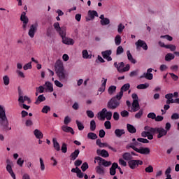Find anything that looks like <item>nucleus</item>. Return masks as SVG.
I'll return each instance as SVG.
<instances>
[{
  "label": "nucleus",
  "mask_w": 179,
  "mask_h": 179,
  "mask_svg": "<svg viewBox=\"0 0 179 179\" xmlns=\"http://www.w3.org/2000/svg\"><path fill=\"white\" fill-rule=\"evenodd\" d=\"M120 101L115 99V98H112L107 103V108H108V110H115V108L120 107Z\"/></svg>",
  "instance_id": "obj_2"
},
{
  "label": "nucleus",
  "mask_w": 179,
  "mask_h": 179,
  "mask_svg": "<svg viewBox=\"0 0 179 179\" xmlns=\"http://www.w3.org/2000/svg\"><path fill=\"white\" fill-rule=\"evenodd\" d=\"M145 173H153V166L152 165L148 166L145 169Z\"/></svg>",
  "instance_id": "obj_63"
},
{
  "label": "nucleus",
  "mask_w": 179,
  "mask_h": 179,
  "mask_svg": "<svg viewBox=\"0 0 179 179\" xmlns=\"http://www.w3.org/2000/svg\"><path fill=\"white\" fill-rule=\"evenodd\" d=\"M103 82L102 83L101 87L99 89V92H101L102 93L106 91V85H107V79L103 78Z\"/></svg>",
  "instance_id": "obj_37"
},
{
  "label": "nucleus",
  "mask_w": 179,
  "mask_h": 179,
  "mask_svg": "<svg viewBox=\"0 0 179 179\" xmlns=\"http://www.w3.org/2000/svg\"><path fill=\"white\" fill-rule=\"evenodd\" d=\"M83 58L84 59H88V58H92V56L89 55V52L87 50H83Z\"/></svg>",
  "instance_id": "obj_43"
},
{
  "label": "nucleus",
  "mask_w": 179,
  "mask_h": 179,
  "mask_svg": "<svg viewBox=\"0 0 179 179\" xmlns=\"http://www.w3.org/2000/svg\"><path fill=\"white\" fill-rule=\"evenodd\" d=\"M48 111H51V108L48 106H43L42 108V113H43V114H47Z\"/></svg>",
  "instance_id": "obj_58"
},
{
  "label": "nucleus",
  "mask_w": 179,
  "mask_h": 179,
  "mask_svg": "<svg viewBox=\"0 0 179 179\" xmlns=\"http://www.w3.org/2000/svg\"><path fill=\"white\" fill-rule=\"evenodd\" d=\"M3 82L5 86H8L10 82V79L9 78V76H4L3 77Z\"/></svg>",
  "instance_id": "obj_42"
},
{
  "label": "nucleus",
  "mask_w": 179,
  "mask_h": 179,
  "mask_svg": "<svg viewBox=\"0 0 179 179\" xmlns=\"http://www.w3.org/2000/svg\"><path fill=\"white\" fill-rule=\"evenodd\" d=\"M115 44L120 45L121 44V36L117 35L115 38Z\"/></svg>",
  "instance_id": "obj_55"
},
{
  "label": "nucleus",
  "mask_w": 179,
  "mask_h": 179,
  "mask_svg": "<svg viewBox=\"0 0 179 179\" xmlns=\"http://www.w3.org/2000/svg\"><path fill=\"white\" fill-rule=\"evenodd\" d=\"M96 173L99 174V176H104L106 174V171H104V168L101 166V165H99L95 168Z\"/></svg>",
  "instance_id": "obj_20"
},
{
  "label": "nucleus",
  "mask_w": 179,
  "mask_h": 179,
  "mask_svg": "<svg viewBox=\"0 0 179 179\" xmlns=\"http://www.w3.org/2000/svg\"><path fill=\"white\" fill-rule=\"evenodd\" d=\"M117 167H118V164L117 162H115L112 164V166L110 168V176H115V173L117 171Z\"/></svg>",
  "instance_id": "obj_22"
},
{
  "label": "nucleus",
  "mask_w": 179,
  "mask_h": 179,
  "mask_svg": "<svg viewBox=\"0 0 179 179\" xmlns=\"http://www.w3.org/2000/svg\"><path fill=\"white\" fill-rule=\"evenodd\" d=\"M88 15L90 16V19H94L95 17H97L99 16V14L96 10H89Z\"/></svg>",
  "instance_id": "obj_35"
},
{
  "label": "nucleus",
  "mask_w": 179,
  "mask_h": 179,
  "mask_svg": "<svg viewBox=\"0 0 179 179\" xmlns=\"http://www.w3.org/2000/svg\"><path fill=\"white\" fill-rule=\"evenodd\" d=\"M0 129L10 131L12 127H9V120L6 117V111L2 106H0Z\"/></svg>",
  "instance_id": "obj_1"
},
{
  "label": "nucleus",
  "mask_w": 179,
  "mask_h": 179,
  "mask_svg": "<svg viewBox=\"0 0 179 179\" xmlns=\"http://www.w3.org/2000/svg\"><path fill=\"white\" fill-rule=\"evenodd\" d=\"M115 90H117V87L115 85H111L108 90V93L111 96L115 93Z\"/></svg>",
  "instance_id": "obj_36"
},
{
  "label": "nucleus",
  "mask_w": 179,
  "mask_h": 179,
  "mask_svg": "<svg viewBox=\"0 0 179 179\" xmlns=\"http://www.w3.org/2000/svg\"><path fill=\"white\" fill-rule=\"evenodd\" d=\"M152 72H153V69H148L147 72L143 73V74L140 76V79L145 78L148 80H152V79H153V73H152Z\"/></svg>",
  "instance_id": "obj_5"
},
{
  "label": "nucleus",
  "mask_w": 179,
  "mask_h": 179,
  "mask_svg": "<svg viewBox=\"0 0 179 179\" xmlns=\"http://www.w3.org/2000/svg\"><path fill=\"white\" fill-rule=\"evenodd\" d=\"M125 66V64H124V62H120L119 63V66L117 67V71L120 73H122V69H124V66Z\"/></svg>",
  "instance_id": "obj_60"
},
{
  "label": "nucleus",
  "mask_w": 179,
  "mask_h": 179,
  "mask_svg": "<svg viewBox=\"0 0 179 179\" xmlns=\"http://www.w3.org/2000/svg\"><path fill=\"white\" fill-rule=\"evenodd\" d=\"M61 150L62 153H66V152H68V145L65 143H63Z\"/></svg>",
  "instance_id": "obj_49"
},
{
  "label": "nucleus",
  "mask_w": 179,
  "mask_h": 179,
  "mask_svg": "<svg viewBox=\"0 0 179 179\" xmlns=\"http://www.w3.org/2000/svg\"><path fill=\"white\" fill-rule=\"evenodd\" d=\"M87 138H88V139L94 140V139H97L98 136H97V134H96L93 132H90L87 134Z\"/></svg>",
  "instance_id": "obj_41"
},
{
  "label": "nucleus",
  "mask_w": 179,
  "mask_h": 179,
  "mask_svg": "<svg viewBox=\"0 0 179 179\" xmlns=\"http://www.w3.org/2000/svg\"><path fill=\"white\" fill-rule=\"evenodd\" d=\"M148 87H149V83L140 84L137 85V89H139V90L148 89Z\"/></svg>",
  "instance_id": "obj_52"
},
{
  "label": "nucleus",
  "mask_w": 179,
  "mask_h": 179,
  "mask_svg": "<svg viewBox=\"0 0 179 179\" xmlns=\"http://www.w3.org/2000/svg\"><path fill=\"white\" fill-rule=\"evenodd\" d=\"M62 43L66 45H73L75 44V41L71 38H63Z\"/></svg>",
  "instance_id": "obj_17"
},
{
  "label": "nucleus",
  "mask_w": 179,
  "mask_h": 179,
  "mask_svg": "<svg viewBox=\"0 0 179 179\" xmlns=\"http://www.w3.org/2000/svg\"><path fill=\"white\" fill-rule=\"evenodd\" d=\"M171 173V167H168L167 169L165 171V175L166 176V178L165 179H173L171 178V175L170 174Z\"/></svg>",
  "instance_id": "obj_40"
},
{
  "label": "nucleus",
  "mask_w": 179,
  "mask_h": 179,
  "mask_svg": "<svg viewBox=\"0 0 179 179\" xmlns=\"http://www.w3.org/2000/svg\"><path fill=\"white\" fill-rule=\"evenodd\" d=\"M157 128H159V127L153 128V127H150L149 126H145L144 127V129H145V131H148L151 134H156V132H157Z\"/></svg>",
  "instance_id": "obj_31"
},
{
  "label": "nucleus",
  "mask_w": 179,
  "mask_h": 179,
  "mask_svg": "<svg viewBox=\"0 0 179 179\" xmlns=\"http://www.w3.org/2000/svg\"><path fill=\"white\" fill-rule=\"evenodd\" d=\"M127 131H128V132H129V134H136V128H135V127H134V125H132L131 124H127Z\"/></svg>",
  "instance_id": "obj_27"
},
{
  "label": "nucleus",
  "mask_w": 179,
  "mask_h": 179,
  "mask_svg": "<svg viewBox=\"0 0 179 179\" xmlns=\"http://www.w3.org/2000/svg\"><path fill=\"white\" fill-rule=\"evenodd\" d=\"M39 162L41 164V171H44V170H45V164H44V160L43 159V158L40 157Z\"/></svg>",
  "instance_id": "obj_51"
},
{
  "label": "nucleus",
  "mask_w": 179,
  "mask_h": 179,
  "mask_svg": "<svg viewBox=\"0 0 179 179\" xmlns=\"http://www.w3.org/2000/svg\"><path fill=\"white\" fill-rule=\"evenodd\" d=\"M127 59H129V61L131 63V64H136V60L135 59H134V57L132 56V55L131 54V51L127 50Z\"/></svg>",
  "instance_id": "obj_29"
},
{
  "label": "nucleus",
  "mask_w": 179,
  "mask_h": 179,
  "mask_svg": "<svg viewBox=\"0 0 179 179\" xmlns=\"http://www.w3.org/2000/svg\"><path fill=\"white\" fill-rule=\"evenodd\" d=\"M6 170L8 173L11 176L12 178L16 179V175H15V173L13 172V170L12 169V166L9 164L6 166Z\"/></svg>",
  "instance_id": "obj_24"
},
{
  "label": "nucleus",
  "mask_w": 179,
  "mask_h": 179,
  "mask_svg": "<svg viewBox=\"0 0 179 179\" xmlns=\"http://www.w3.org/2000/svg\"><path fill=\"white\" fill-rule=\"evenodd\" d=\"M57 33H59L62 40L66 37V30L64 28H60Z\"/></svg>",
  "instance_id": "obj_30"
},
{
  "label": "nucleus",
  "mask_w": 179,
  "mask_h": 179,
  "mask_svg": "<svg viewBox=\"0 0 179 179\" xmlns=\"http://www.w3.org/2000/svg\"><path fill=\"white\" fill-rule=\"evenodd\" d=\"M20 20L22 23H29V17L26 16V12H22L20 17Z\"/></svg>",
  "instance_id": "obj_32"
},
{
  "label": "nucleus",
  "mask_w": 179,
  "mask_h": 179,
  "mask_svg": "<svg viewBox=\"0 0 179 179\" xmlns=\"http://www.w3.org/2000/svg\"><path fill=\"white\" fill-rule=\"evenodd\" d=\"M142 115H143V110L141 109L136 115L135 118L137 120H139L142 117Z\"/></svg>",
  "instance_id": "obj_56"
},
{
  "label": "nucleus",
  "mask_w": 179,
  "mask_h": 179,
  "mask_svg": "<svg viewBox=\"0 0 179 179\" xmlns=\"http://www.w3.org/2000/svg\"><path fill=\"white\" fill-rule=\"evenodd\" d=\"M96 153L99 156H101V157H108L110 156V154L106 150H97Z\"/></svg>",
  "instance_id": "obj_19"
},
{
  "label": "nucleus",
  "mask_w": 179,
  "mask_h": 179,
  "mask_svg": "<svg viewBox=\"0 0 179 179\" xmlns=\"http://www.w3.org/2000/svg\"><path fill=\"white\" fill-rule=\"evenodd\" d=\"M107 113V108H104L101 110V111L98 113V118L101 121L106 120V114Z\"/></svg>",
  "instance_id": "obj_16"
},
{
  "label": "nucleus",
  "mask_w": 179,
  "mask_h": 179,
  "mask_svg": "<svg viewBox=\"0 0 179 179\" xmlns=\"http://www.w3.org/2000/svg\"><path fill=\"white\" fill-rule=\"evenodd\" d=\"M44 87H43V85H41L39 87H36V92H39L40 94L41 93H44Z\"/></svg>",
  "instance_id": "obj_62"
},
{
  "label": "nucleus",
  "mask_w": 179,
  "mask_h": 179,
  "mask_svg": "<svg viewBox=\"0 0 179 179\" xmlns=\"http://www.w3.org/2000/svg\"><path fill=\"white\" fill-rule=\"evenodd\" d=\"M165 48L171 50V51H176V45H166Z\"/></svg>",
  "instance_id": "obj_64"
},
{
  "label": "nucleus",
  "mask_w": 179,
  "mask_h": 179,
  "mask_svg": "<svg viewBox=\"0 0 179 179\" xmlns=\"http://www.w3.org/2000/svg\"><path fill=\"white\" fill-rule=\"evenodd\" d=\"M125 134V130L124 129H116L115 130V135L117 136V138H121L122 135H124Z\"/></svg>",
  "instance_id": "obj_26"
},
{
  "label": "nucleus",
  "mask_w": 179,
  "mask_h": 179,
  "mask_svg": "<svg viewBox=\"0 0 179 179\" xmlns=\"http://www.w3.org/2000/svg\"><path fill=\"white\" fill-rule=\"evenodd\" d=\"M37 27H38V24H34L31 25L28 32V36H29L31 38H34V36L37 31Z\"/></svg>",
  "instance_id": "obj_9"
},
{
  "label": "nucleus",
  "mask_w": 179,
  "mask_h": 179,
  "mask_svg": "<svg viewBox=\"0 0 179 179\" xmlns=\"http://www.w3.org/2000/svg\"><path fill=\"white\" fill-rule=\"evenodd\" d=\"M45 86H46L48 92H50V93H52V92H54V87L51 82H49V81L45 82Z\"/></svg>",
  "instance_id": "obj_34"
},
{
  "label": "nucleus",
  "mask_w": 179,
  "mask_h": 179,
  "mask_svg": "<svg viewBox=\"0 0 179 179\" xmlns=\"http://www.w3.org/2000/svg\"><path fill=\"white\" fill-rule=\"evenodd\" d=\"M34 135L35 136V138H36V139H43V132H41V131L38 129H36L34 131Z\"/></svg>",
  "instance_id": "obj_23"
},
{
  "label": "nucleus",
  "mask_w": 179,
  "mask_h": 179,
  "mask_svg": "<svg viewBox=\"0 0 179 179\" xmlns=\"http://www.w3.org/2000/svg\"><path fill=\"white\" fill-rule=\"evenodd\" d=\"M143 164V162L140 159H131L128 162V166L130 167L131 170H135L136 167L139 166H142Z\"/></svg>",
  "instance_id": "obj_3"
},
{
  "label": "nucleus",
  "mask_w": 179,
  "mask_h": 179,
  "mask_svg": "<svg viewBox=\"0 0 179 179\" xmlns=\"http://www.w3.org/2000/svg\"><path fill=\"white\" fill-rule=\"evenodd\" d=\"M60 82H68V74L65 73V70L56 73Z\"/></svg>",
  "instance_id": "obj_10"
},
{
  "label": "nucleus",
  "mask_w": 179,
  "mask_h": 179,
  "mask_svg": "<svg viewBox=\"0 0 179 179\" xmlns=\"http://www.w3.org/2000/svg\"><path fill=\"white\" fill-rule=\"evenodd\" d=\"M87 169H89V164H87V162H84L81 166L82 171H86Z\"/></svg>",
  "instance_id": "obj_61"
},
{
  "label": "nucleus",
  "mask_w": 179,
  "mask_h": 179,
  "mask_svg": "<svg viewBox=\"0 0 179 179\" xmlns=\"http://www.w3.org/2000/svg\"><path fill=\"white\" fill-rule=\"evenodd\" d=\"M95 160L98 162L99 166H104V167H110L111 166V162L106 161V159L101 158V157H95Z\"/></svg>",
  "instance_id": "obj_6"
},
{
  "label": "nucleus",
  "mask_w": 179,
  "mask_h": 179,
  "mask_svg": "<svg viewBox=\"0 0 179 179\" xmlns=\"http://www.w3.org/2000/svg\"><path fill=\"white\" fill-rule=\"evenodd\" d=\"M113 117V113L111 111H106L105 118L108 120V121H110L111 118Z\"/></svg>",
  "instance_id": "obj_59"
},
{
  "label": "nucleus",
  "mask_w": 179,
  "mask_h": 179,
  "mask_svg": "<svg viewBox=\"0 0 179 179\" xmlns=\"http://www.w3.org/2000/svg\"><path fill=\"white\" fill-rule=\"evenodd\" d=\"M174 58H176V56L173 53H168L165 56V61H171Z\"/></svg>",
  "instance_id": "obj_38"
},
{
  "label": "nucleus",
  "mask_w": 179,
  "mask_h": 179,
  "mask_svg": "<svg viewBox=\"0 0 179 179\" xmlns=\"http://www.w3.org/2000/svg\"><path fill=\"white\" fill-rule=\"evenodd\" d=\"M43 101H45V96L44 94L39 95L35 101V104L38 105L40 103H43Z\"/></svg>",
  "instance_id": "obj_33"
},
{
  "label": "nucleus",
  "mask_w": 179,
  "mask_h": 179,
  "mask_svg": "<svg viewBox=\"0 0 179 179\" xmlns=\"http://www.w3.org/2000/svg\"><path fill=\"white\" fill-rule=\"evenodd\" d=\"M120 115L123 118H127V117H129V112H128L126 110H122V112H120Z\"/></svg>",
  "instance_id": "obj_50"
},
{
  "label": "nucleus",
  "mask_w": 179,
  "mask_h": 179,
  "mask_svg": "<svg viewBox=\"0 0 179 179\" xmlns=\"http://www.w3.org/2000/svg\"><path fill=\"white\" fill-rule=\"evenodd\" d=\"M76 123L77 124V127L79 131H83V129H85V126H83V124L79 122V120H76Z\"/></svg>",
  "instance_id": "obj_44"
},
{
  "label": "nucleus",
  "mask_w": 179,
  "mask_h": 179,
  "mask_svg": "<svg viewBox=\"0 0 179 179\" xmlns=\"http://www.w3.org/2000/svg\"><path fill=\"white\" fill-rule=\"evenodd\" d=\"M124 52V48L122 46L120 45L116 50V55H121Z\"/></svg>",
  "instance_id": "obj_48"
},
{
  "label": "nucleus",
  "mask_w": 179,
  "mask_h": 179,
  "mask_svg": "<svg viewBox=\"0 0 179 179\" xmlns=\"http://www.w3.org/2000/svg\"><path fill=\"white\" fill-rule=\"evenodd\" d=\"M157 132L158 134L157 138L160 139V138H163V136H166L167 135V130L164 129L162 127H158L157 129Z\"/></svg>",
  "instance_id": "obj_13"
},
{
  "label": "nucleus",
  "mask_w": 179,
  "mask_h": 179,
  "mask_svg": "<svg viewBox=\"0 0 179 179\" xmlns=\"http://www.w3.org/2000/svg\"><path fill=\"white\" fill-rule=\"evenodd\" d=\"M55 69L56 73L65 71V69H64V64H62V62H61L60 60H57L55 65Z\"/></svg>",
  "instance_id": "obj_11"
},
{
  "label": "nucleus",
  "mask_w": 179,
  "mask_h": 179,
  "mask_svg": "<svg viewBox=\"0 0 179 179\" xmlns=\"http://www.w3.org/2000/svg\"><path fill=\"white\" fill-rule=\"evenodd\" d=\"M96 121L91 120L90 121V131H96Z\"/></svg>",
  "instance_id": "obj_47"
},
{
  "label": "nucleus",
  "mask_w": 179,
  "mask_h": 179,
  "mask_svg": "<svg viewBox=\"0 0 179 179\" xmlns=\"http://www.w3.org/2000/svg\"><path fill=\"white\" fill-rule=\"evenodd\" d=\"M111 54H113V51H111V50H108L101 52V55L103 58H104V59H107V61L108 62L113 61V58H111V57L110 56L111 55Z\"/></svg>",
  "instance_id": "obj_12"
},
{
  "label": "nucleus",
  "mask_w": 179,
  "mask_h": 179,
  "mask_svg": "<svg viewBox=\"0 0 179 179\" xmlns=\"http://www.w3.org/2000/svg\"><path fill=\"white\" fill-rule=\"evenodd\" d=\"M124 29H125V26H124V24H119L118 27H117V32L121 34V33H122V31H124Z\"/></svg>",
  "instance_id": "obj_57"
},
{
  "label": "nucleus",
  "mask_w": 179,
  "mask_h": 179,
  "mask_svg": "<svg viewBox=\"0 0 179 179\" xmlns=\"http://www.w3.org/2000/svg\"><path fill=\"white\" fill-rule=\"evenodd\" d=\"M76 170H78L77 171V177L78 178H83L85 173H83V171L78 167H76Z\"/></svg>",
  "instance_id": "obj_46"
},
{
  "label": "nucleus",
  "mask_w": 179,
  "mask_h": 179,
  "mask_svg": "<svg viewBox=\"0 0 179 179\" xmlns=\"http://www.w3.org/2000/svg\"><path fill=\"white\" fill-rule=\"evenodd\" d=\"M136 46V50H138L139 48H143V50H144L145 51H148V44H146V42H145V41L143 40H138L137 42H136L135 43Z\"/></svg>",
  "instance_id": "obj_7"
},
{
  "label": "nucleus",
  "mask_w": 179,
  "mask_h": 179,
  "mask_svg": "<svg viewBox=\"0 0 179 179\" xmlns=\"http://www.w3.org/2000/svg\"><path fill=\"white\" fill-rule=\"evenodd\" d=\"M101 26H107L110 23V19L105 18L100 21Z\"/></svg>",
  "instance_id": "obj_53"
},
{
  "label": "nucleus",
  "mask_w": 179,
  "mask_h": 179,
  "mask_svg": "<svg viewBox=\"0 0 179 179\" xmlns=\"http://www.w3.org/2000/svg\"><path fill=\"white\" fill-rule=\"evenodd\" d=\"M122 96H124V92H122V91H120V92L112 99H115V100H118V101H120V100L122 99Z\"/></svg>",
  "instance_id": "obj_45"
},
{
  "label": "nucleus",
  "mask_w": 179,
  "mask_h": 179,
  "mask_svg": "<svg viewBox=\"0 0 179 179\" xmlns=\"http://www.w3.org/2000/svg\"><path fill=\"white\" fill-rule=\"evenodd\" d=\"M79 153H80V150H79V149L75 150L74 152H73L69 156L70 160H71L72 162H75V159H78Z\"/></svg>",
  "instance_id": "obj_15"
},
{
  "label": "nucleus",
  "mask_w": 179,
  "mask_h": 179,
  "mask_svg": "<svg viewBox=\"0 0 179 179\" xmlns=\"http://www.w3.org/2000/svg\"><path fill=\"white\" fill-rule=\"evenodd\" d=\"M18 96L19 103H23V92L20 90H18Z\"/></svg>",
  "instance_id": "obj_54"
},
{
  "label": "nucleus",
  "mask_w": 179,
  "mask_h": 179,
  "mask_svg": "<svg viewBox=\"0 0 179 179\" xmlns=\"http://www.w3.org/2000/svg\"><path fill=\"white\" fill-rule=\"evenodd\" d=\"M129 87H131V85L129 83L124 84L120 89V92L124 93V92H127V90H129Z\"/></svg>",
  "instance_id": "obj_39"
},
{
  "label": "nucleus",
  "mask_w": 179,
  "mask_h": 179,
  "mask_svg": "<svg viewBox=\"0 0 179 179\" xmlns=\"http://www.w3.org/2000/svg\"><path fill=\"white\" fill-rule=\"evenodd\" d=\"M62 129L64 131V132H66L67 134L70 133L71 135H75V131H73V129H72L71 127L63 125L62 127Z\"/></svg>",
  "instance_id": "obj_18"
},
{
  "label": "nucleus",
  "mask_w": 179,
  "mask_h": 179,
  "mask_svg": "<svg viewBox=\"0 0 179 179\" xmlns=\"http://www.w3.org/2000/svg\"><path fill=\"white\" fill-rule=\"evenodd\" d=\"M96 144L99 148H108V149L112 150V152H117V149L111 147L110 145H108V144H107V143H101V140L99 138L96 140Z\"/></svg>",
  "instance_id": "obj_8"
},
{
  "label": "nucleus",
  "mask_w": 179,
  "mask_h": 179,
  "mask_svg": "<svg viewBox=\"0 0 179 179\" xmlns=\"http://www.w3.org/2000/svg\"><path fill=\"white\" fill-rule=\"evenodd\" d=\"M53 148L57 150V152H59L61 150V146L59 145V143L57 141L56 138H52Z\"/></svg>",
  "instance_id": "obj_25"
},
{
  "label": "nucleus",
  "mask_w": 179,
  "mask_h": 179,
  "mask_svg": "<svg viewBox=\"0 0 179 179\" xmlns=\"http://www.w3.org/2000/svg\"><path fill=\"white\" fill-rule=\"evenodd\" d=\"M141 146H142V144L141 143H139L138 141H136L135 143H130L128 145H127V149H133V148H141Z\"/></svg>",
  "instance_id": "obj_21"
},
{
  "label": "nucleus",
  "mask_w": 179,
  "mask_h": 179,
  "mask_svg": "<svg viewBox=\"0 0 179 179\" xmlns=\"http://www.w3.org/2000/svg\"><path fill=\"white\" fill-rule=\"evenodd\" d=\"M122 157H123L124 160H126L127 162H129V161L132 160V159H134V157L131 155V152H124L122 155Z\"/></svg>",
  "instance_id": "obj_28"
},
{
  "label": "nucleus",
  "mask_w": 179,
  "mask_h": 179,
  "mask_svg": "<svg viewBox=\"0 0 179 179\" xmlns=\"http://www.w3.org/2000/svg\"><path fill=\"white\" fill-rule=\"evenodd\" d=\"M132 111L133 113H136L138 111L141 107L139 106V101L138 100H133V103H131Z\"/></svg>",
  "instance_id": "obj_14"
},
{
  "label": "nucleus",
  "mask_w": 179,
  "mask_h": 179,
  "mask_svg": "<svg viewBox=\"0 0 179 179\" xmlns=\"http://www.w3.org/2000/svg\"><path fill=\"white\" fill-rule=\"evenodd\" d=\"M135 152L140 153V155H150V148L140 147L139 148L136 147H132Z\"/></svg>",
  "instance_id": "obj_4"
}]
</instances>
